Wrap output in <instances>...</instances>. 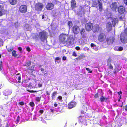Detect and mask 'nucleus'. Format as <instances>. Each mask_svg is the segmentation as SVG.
I'll use <instances>...</instances> for the list:
<instances>
[{
	"label": "nucleus",
	"instance_id": "4be33fe9",
	"mask_svg": "<svg viewBox=\"0 0 127 127\" xmlns=\"http://www.w3.org/2000/svg\"><path fill=\"white\" fill-rule=\"evenodd\" d=\"M31 64V61H29L25 62L24 64L23 65V66H26L29 67Z\"/></svg>",
	"mask_w": 127,
	"mask_h": 127
},
{
	"label": "nucleus",
	"instance_id": "6e6d98bb",
	"mask_svg": "<svg viewBox=\"0 0 127 127\" xmlns=\"http://www.w3.org/2000/svg\"><path fill=\"white\" fill-rule=\"evenodd\" d=\"M0 69H2V62H0Z\"/></svg>",
	"mask_w": 127,
	"mask_h": 127
},
{
	"label": "nucleus",
	"instance_id": "3c124183",
	"mask_svg": "<svg viewBox=\"0 0 127 127\" xmlns=\"http://www.w3.org/2000/svg\"><path fill=\"white\" fill-rule=\"evenodd\" d=\"M18 50L20 51L21 53H22V48L21 47H18Z\"/></svg>",
	"mask_w": 127,
	"mask_h": 127
},
{
	"label": "nucleus",
	"instance_id": "9d476101",
	"mask_svg": "<svg viewBox=\"0 0 127 127\" xmlns=\"http://www.w3.org/2000/svg\"><path fill=\"white\" fill-rule=\"evenodd\" d=\"M115 40V38L112 36L108 37L106 39V41L108 45H110L113 43Z\"/></svg>",
	"mask_w": 127,
	"mask_h": 127
},
{
	"label": "nucleus",
	"instance_id": "f8f14e48",
	"mask_svg": "<svg viewBox=\"0 0 127 127\" xmlns=\"http://www.w3.org/2000/svg\"><path fill=\"white\" fill-rule=\"evenodd\" d=\"M54 7V4L51 2L47 3L46 7V9L48 10H51L53 9Z\"/></svg>",
	"mask_w": 127,
	"mask_h": 127
},
{
	"label": "nucleus",
	"instance_id": "680f3d73",
	"mask_svg": "<svg viewBox=\"0 0 127 127\" xmlns=\"http://www.w3.org/2000/svg\"><path fill=\"white\" fill-rule=\"evenodd\" d=\"M120 96V95H122V92L121 91H120L119 92H118L117 93Z\"/></svg>",
	"mask_w": 127,
	"mask_h": 127
},
{
	"label": "nucleus",
	"instance_id": "0e129e2a",
	"mask_svg": "<svg viewBox=\"0 0 127 127\" xmlns=\"http://www.w3.org/2000/svg\"><path fill=\"white\" fill-rule=\"evenodd\" d=\"M2 12H3L0 11V17L3 15V14Z\"/></svg>",
	"mask_w": 127,
	"mask_h": 127
},
{
	"label": "nucleus",
	"instance_id": "774afa93",
	"mask_svg": "<svg viewBox=\"0 0 127 127\" xmlns=\"http://www.w3.org/2000/svg\"><path fill=\"white\" fill-rule=\"evenodd\" d=\"M125 111H127V105H126L125 106Z\"/></svg>",
	"mask_w": 127,
	"mask_h": 127
},
{
	"label": "nucleus",
	"instance_id": "09e8293b",
	"mask_svg": "<svg viewBox=\"0 0 127 127\" xmlns=\"http://www.w3.org/2000/svg\"><path fill=\"white\" fill-rule=\"evenodd\" d=\"M57 98L59 99V100H62V97L61 96H59L57 97Z\"/></svg>",
	"mask_w": 127,
	"mask_h": 127
},
{
	"label": "nucleus",
	"instance_id": "de8ad7c7",
	"mask_svg": "<svg viewBox=\"0 0 127 127\" xmlns=\"http://www.w3.org/2000/svg\"><path fill=\"white\" fill-rule=\"evenodd\" d=\"M116 68H115V70L113 71V73L114 74L116 73L117 72H118L119 71V69H117L116 70Z\"/></svg>",
	"mask_w": 127,
	"mask_h": 127
},
{
	"label": "nucleus",
	"instance_id": "5fc2aeb1",
	"mask_svg": "<svg viewBox=\"0 0 127 127\" xmlns=\"http://www.w3.org/2000/svg\"><path fill=\"white\" fill-rule=\"evenodd\" d=\"M75 49L76 50L78 51L80 50V48L79 46H76L75 47Z\"/></svg>",
	"mask_w": 127,
	"mask_h": 127
},
{
	"label": "nucleus",
	"instance_id": "338daca9",
	"mask_svg": "<svg viewBox=\"0 0 127 127\" xmlns=\"http://www.w3.org/2000/svg\"><path fill=\"white\" fill-rule=\"evenodd\" d=\"M38 86L39 87H40L42 86V85L40 83H39L38 84Z\"/></svg>",
	"mask_w": 127,
	"mask_h": 127
},
{
	"label": "nucleus",
	"instance_id": "ea45409f",
	"mask_svg": "<svg viewBox=\"0 0 127 127\" xmlns=\"http://www.w3.org/2000/svg\"><path fill=\"white\" fill-rule=\"evenodd\" d=\"M99 97L98 93L97 92L94 95V98H98Z\"/></svg>",
	"mask_w": 127,
	"mask_h": 127
},
{
	"label": "nucleus",
	"instance_id": "bf43d9fd",
	"mask_svg": "<svg viewBox=\"0 0 127 127\" xmlns=\"http://www.w3.org/2000/svg\"><path fill=\"white\" fill-rule=\"evenodd\" d=\"M46 93L47 95H50V92H48V91H47L46 92Z\"/></svg>",
	"mask_w": 127,
	"mask_h": 127
},
{
	"label": "nucleus",
	"instance_id": "ddd939ff",
	"mask_svg": "<svg viewBox=\"0 0 127 127\" xmlns=\"http://www.w3.org/2000/svg\"><path fill=\"white\" fill-rule=\"evenodd\" d=\"M76 103L74 101H71L69 103L67 107L68 109H70L74 107L76 105Z\"/></svg>",
	"mask_w": 127,
	"mask_h": 127
},
{
	"label": "nucleus",
	"instance_id": "f704fd0d",
	"mask_svg": "<svg viewBox=\"0 0 127 127\" xmlns=\"http://www.w3.org/2000/svg\"><path fill=\"white\" fill-rule=\"evenodd\" d=\"M4 9L3 6L1 5H0V11L4 12Z\"/></svg>",
	"mask_w": 127,
	"mask_h": 127
},
{
	"label": "nucleus",
	"instance_id": "13d9d810",
	"mask_svg": "<svg viewBox=\"0 0 127 127\" xmlns=\"http://www.w3.org/2000/svg\"><path fill=\"white\" fill-rule=\"evenodd\" d=\"M66 57L64 56L63 57L62 60L63 61H65L66 60Z\"/></svg>",
	"mask_w": 127,
	"mask_h": 127
},
{
	"label": "nucleus",
	"instance_id": "052dcab7",
	"mask_svg": "<svg viewBox=\"0 0 127 127\" xmlns=\"http://www.w3.org/2000/svg\"><path fill=\"white\" fill-rule=\"evenodd\" d=\"M60 58L59 57H56L55 59V61H58L60 60Z\"/></svg>",
	"mask_w": 127,
	"mask_h": 127
},
{
	"label": "nucleus",
	"instance_id": "c756f323",
	"mask_svg": "<svg viewBox=\"0 0 127 127\" xmlns=\"http://www.w3.org/2000/svg\"><path fill=\"white\" fill-rule=\"evenodd\" d=\"M67 25L69 29L72 27L73 25L72 22L71 21H68L67 22Z\"/></svg>",
	"mask_w": 127,
	"mask_h": 127
},
{
	"label": "nucleus",
	"instance_id": "4c0bfd02",
	"mask_svg": "<svg viewBox=\"0 0 127 127\" xmlns=\"http://www.w3.org/2000/svg\"><path fill=\"white\" fill-rule=\"evenodd\" d=\"M27 91L28 92H29L30 93H34V92H37L39 91H33V90H27Z\"/></svg>",
	"mask_w": 127,
	"mask_h": 127
},
{
	"label": "nucleus",
	"instance_id": "37998d69",
	"mask_svg": "<svg viewBox=\"0 0 127 127\" xmlns=\"http://www.w3.org/2000/svg\"><path fill=\"white\" fill-rule=\"evenodd\" d=\"M123 50V47H122L120 46L119 47L118 51H122Z\"/></svg>",
	"mask_w": 127,
	"mask_h": 127
},
{
	"label": "nucleus",
	"instance_id": "b1692460",
	"mask_svg": "<svg viewBox=\"0 0 127 127\" xmlns=\"http://www.w3.org/2000/svg\"><path fill=\"white\" fill-rule=\"evenodd\" d=\"M57 91H54L53 92L52 94L51 97L52 100L54 99L56 97V95L57 94Z\"/></svg>",
	"mask_w": 127,
	"mask_h": 127
},
{
	"label": "nucleus",
	"instance_id": "72a5a7b5",
	"mask_svg": "<svg viewBox=\"0 0 127 127\" xmlns=\"http://www.w3.org/2000/svg\"><path fill=\"white\" fill-rule=\"evenodd\" d=\"M60 3V2L57 0H53V3L54 4H57Z\"/></svg>",
	"mask_w": 127,
	"mask_h": 127
},
{
	"label": "nucleus",
	"instance_id": "412c9836",
	"mask_svg": "<svg viewBox=\"0 0 127 127\" xmlns=\"http://www.w3.org/2000/svg\"><path fill=\"white\" fill-rule=\"evenodd\" d=\"M28 69L29 70H30L31 72L29 71L28 72V73L29 74H30V73H31L32 74L33 72L35 71V68L34 67L32 66L29 67H28Z\"/></svg>",
	"mask_w": 127,
	"mask_h": 127
},
{
	"label": "nucleus",
	"instance_id": "bb28decb",
	"mask_svg": "<svg viewBox=\"0 0 127 127\" xmlns=\"http://www.w3.org/2000/svg\"><path fill=\"white\" fill-rule=\"evenodd\" d=\"M108 99V98L106 97L105 98L103 96H101L100 98V100L101 102L106 101Z\"/></svg>",
	"mask_w": 127,
	"mask_h": 127
},
{
	"label": "nucleus",
	"instance_id": "603ef678",
	"mask_svg": "<svg viewBox=\"0 0 127 127\" xmlns=\"http://www.w3.org/2000/svg\"><path fill=\"white\" fill-rule=\"evenodd\" d=\"M124 32L127 35V27L124 30Z\"/></svg>",
	"mask_w": 127,
	"mask_h": 127
},
{
	"label": "nucleus",
	"instance_id": "20e7f679",
	"mask_svg": "<svg viewBox=\"0 0 127 127\" xmlns=\"http://www.w3.org/2000/svg\"><path fill=\"white\" fill-rule=\"evenodd\" d=\"M93 28V24L90 22L86 23L85 25V28L86 30L89 32L92 30Z\"/></svg>",
	"mask_w": 127,
	"mask_h": 127
},
{
	"label": "nucleus",
	"instance_id": "2eb2a0df",
	"mask_svg": "<svg viewBox=\"0 0 127 127\" xmlns=\"http://www.w3.org/2000/svg\"><path fill=\"white\" fill-rule=\"evenodd\" d=\"M71 8L72 10L74 8L77 7L76 3L75 0H71Z\"/></svg>",
	"mask_w": 127,
	"mask_h": 127
},
{
	"label": "nucleus",
	"instance_id": "4468645a",
	"mask_svg": "<svg viewBox=\"0 0 127 127\" xmlns=\"http://www.w3.org/2000/svg\"><path fill=\"white\" fill-rule=\"evenodd\" d=\"M112 60L110 58H109L107 60V66H108L109 68L111 69H113V66L111 64Z\"/></svg>",
	"mask_w": 127,
	"mask_h": 127
},
{
	"label": "nucleus",
	"instance_id": "f257e3e1",
	"mask_svg": "<svg viewBox=\"0 0 127 127\" xmlns=\"http://www.w3.org/2000/svg\"><path fill=\"white\" fill-rule=\"evenodd\" d=\"M44 7V5L41 2H38L36 3L34 7L35 10L39 11H41Z\"/></svg>",
	"mask_w": 127,
	"mask_h": 127
},
{
	"label": "nucleus",
	"instance_id": "7c9ffc66",
	"mask_svg": "<svg viewBox=\"0 0 127 127\" xmlns=\"http://www.w3.org/2000/svg\"><path fill=\"white\" fill-rule=\"evenodd\" d=\"M14 48L13 47L11 46L8 49H7V51L9 52H12Z\"/></svg>",
	"mask_w": 127,
	"mask_h": 127
},
{
	"label": "nucleus",
	"instance_id": "f3484780",
	"mask_svg": "<svg viewBox=\"0 0 127 127\" xmlns=\"http://www.w3.org/2000/svg\"><path fill=\"white\" fill-rule=\"evenodd\" d=\"M93 31L94 33L98 32L99 30V27L98 25H95L93 26Z\"/></svg>",
	"mask_w": 127,
	"mask_h": 127
},
{
	"label": "nucleus",
	"instance_id": "cd10ccee",
	"mask_svg": "<svg viewBox=\"0 0 127 127\" xmlns=\"http://www.w3.org/2000/svg\"><path fill=\"white\" fill-rule=\"evenodd\" d=\"M16 78L18 80V82L20 83L21 82L20 80L21 79V76L20 75V74L18 73L16 74L15 76Z\"/></svg>",
	"mask_w": 127,
	"mask_h": 127
},
{
	"label": "nucleus",
	"instance_id": "9b49d317",
	"mask_svg": "<svg viewBox=\"0 0 127 127\" xmlns=\"http://www.w3.org/2000/svg\"><path fill=\"white\" fill-rule=\"evenodd\" d=\"M120 39L121 42L123 43H127V37L125 36V35L121 34L120 36Z\"/></svg>",
	"mask_w": 127,
	"mask_h": 127
},
{
	"label": "nucleus",
	"instance_id": "c03bdc74",
	"mask_svg": "<svg viewBox=\"0 0 127 127\" xmlns=\"http://www.w3.org/2000/svg\"><path fill=\"white\" fill-rule=\"evenodd\" d=\"M20 116H17V119L16 120V121L18 123L20 121Z\"/></svg>",
	"mask_w": 127,
	"mask_h": 127
},
{
	"label": "nucleus",
	"instance_id": "864d4df0",
	"mask_svg": "<svg viewBox=\"0 0 127 127\" xmlns=\"http://www.w3.org/2000/svg\"><path fill=\"white\" fill-rule=\"evenodd\" d=\"M26 50L28 52H30L31 51L30 49L28 47H27V48H26Z\"/></svg>",
	"mask_w": 127,
	"mask_h": 127
},
{
	"label": "nucleus",
	"instance_id": "4d7b16f0",
	"mask_svg": "<svg viewBox=\"0 0 127 127\" xmlns=\"http://www.w3.org/2000/svg\"><path fill=\"white\" fill-rule=\"evenodd\" d=\"M43 112L44 111L42 110H40L39 111V112L41 114H42L43 113Z\"/></svg>",
	"mask_w": 127,
	"mask_h": 127
},
{
	"label": "nucleus",
	"instance_id": "e433bc0d",
	"mask_svg": "<svg viewBox=\"0 0 127 127\" xmlns=\"http://www.w3.org/2000/svg\"><path fill=\"white\" fill-rule=\"evenodd\" d=\"M31 107H33L35 106V104L34 103L32 102H30L29 103Z\"/></svg>",
	"mask_w": 127,
	"mask_h": 127
},
{
	"label": "nucleus",
	"instance_id": "7ed1b4c3",
	"mask_svg": "<svg viewBox=\"0 0 127 127\" xmlns=\"http://www.w3.org/2000/svg\"><path fill=\"white\" fill-rule=\"evenodd\" d=\"M39 35L42 41H43L47 38L46 33L45 32L42 31L40 32L39 33Z\"/></svg>",
	"mask_w": 127,
	"mask_h": 127
},
{
	"label": "nucleus",
	"instance_id": "c85d7f7f",
	"mask_svg": "<svg viewBox=\"0 0 127 127\" xmlns=\"http://www.w3.org/2000/svg\"><path fill=\"white\" fill-rule=\"evenodd\" d=\"M83 56L82 55H80L78 56L74 60L75 61L80 60H81L83 58Z\"/></svg>",
	"mask_w": 127,
	"mask_h": 127
},
{
	"label": "nucleus",
	"instance_id": "a878e982",
	"mask_svg": "<svg viewBox=\"0 0 127 127\" xmlns=\"http://www.w3.org/2000/svg\"><path fill=\"white\" fill-rule=\"evenodd\" d=\"M16 53V51L13 50L12 52V56L14 57L19 58V57L18 56V55Z\"/></svg>",
	"mask_w": 127,
	"mask_h": 127
},
{
	"label": "nucleus",
	"instance_id": "58836bf2",
	"mask_svg": "<svg viewBox=\"0 0 127 127\" xmlns=\"http://www.w3.org/2000/svg\"><path fill=\"white\" fill-rule=\"evenodd\" d=\"M72 55L74 57H76L77 56L76 52L75 51H74L73 52Z\"/></svg>",
	"mask_w": 127,
	"mask_h": 127
},
{
	"label": "nucleus",
	"instance_id": "79ce46f5",
	"mask_svg": "<svg viewBox=\"0 0 127 127\" xmlns=\"http://www.w3.org/2000/svg\"><path fill=\"white\" fill-rule=\"evenodd\" d=\"M118 18L119 20H122L123 19V18L122 17V16L121 15H119L118 16Z\"/></svg>",
	"mask_w": 127,
	"mask_h": 127
},
{
	"label": "nucleus",
	"instance_id": "a19ab883",
	"mask_svg": "<svg viewBox=\"0 0 127 127\" xmlns=\"http://www.w3.org/2000/svg\"><path fill=\"white\" fill-rule=\"evenodd\" d=\"M84 9V7L82 6H80L79 9V11L80 12H81Z\"/></svg>",
	"mask_w": 127,
	"mask_h": 127
},
{
	"label": "nucleus",
	"instance_id": "423d86ee",
	"mask_svg": "<svg viewBox=\"0 0 127 127\" xmlns=\"http://www.w3.org/2000/svg\"><path fill=\"white\" fill-rule=\"evenodd\" d=\"M111 10L113 11H116L118 6L117 2H114L112 3L110 6Z\"/></svg>",
	"mask_w": 127,
	"mask_h": 127
},
{
	"label": "nucleus",
	"instance_id": "f03ea898",
	"mask_svg": "<svg viewBox=\"0 0 127 127\" xmlns=\"http://www.w3.org/2000/svg\"><path fill=\"white\" fill-rule=\"evenodd\" d=\"M19 10L22 13H25L27 12V7L26 5H21L19 7Z\"/></svg>",
	"mask_w": 127,
	"mask_h": 127
},
{
	"label": "nucleus",
	"instance_id": "8fccbe9b",
	"mask_svg": "<svg viewBox=\"0 0 127 127\" xmlns=\"http://www.w3.org/2000/svg\"><path fill=\"white\" fill-rule=\"evenodd\" d=\"M91 46L92 47H94L96 46L95 45L94 43H91Z\"/></svg>",
	"mask_w": 127,
	"mask_h": 127
},
{
	"label": "nucleus",
	"instance_id": "a18cd8bd",
	"mask_svg": "<svg viewBox=\"0 0 127 127\" xmlns=\"http://www.w3.org/2000/svg\"><path fill=\"white\" fill-rule=\"evenodd\" d=\"M19 104L21 105H23L25 104V103L24 102L21 101L19 102Z\"/></svg>",
	"mask_w": 127,
	"mask_h": 127
},
{
	"label": "nucleus",
	"instance_id": "1a4fd4ad",
	"mask_svg": "<svg viewBox=\"0 0 127 127\" xmlns=\"http://www.w3.org/2000/svg\"><path fill=\"white\" fill-rule=\"evenodd\" d=\"M80 28L77 25H74L73 27L72 31L74 33L77 34L79 32Z\"/></svg>",
	"mask_w": 127,
	"mask_h": 127
},
{
	"label": "nucleus",
	"instance_id": "2f4dec72",
	"mask_svg": "<svg viewBox=\"0 0 127 127\" xmlns=\"http://www.w3.org/2000/svg\"><path fill=\"white\" fill-rule=\"evenodd\" d=\"M41 98V96H37L35 98V100L37 102H39L40 101Z\"/></svg>",
	"mask_w": 127,
	"mask_h": 127
},
{
	"label": "nucleus",
	"instance_id": "0eeeda50",
	"mask_svg": "<svg viewBox=\"0 0 127 127\" xmlns=\"http://www.w3.org/2000/svg\"><path fill=\"white\" fill-rule=\"evenodd\" d=\"M106 38V36L104 33H100L98 36V40L100 42L104 41L105 40Z\"/></svg>",
	"mask_w": 127,
	"mask_h": 127
},
{
	"label": "nucleus",
	"instance_id": "e2e57ef3",
	"mask_svg": "<svg viewBox=\"0 0 127 127\" xmlns=\"http://www.w3.org/2000/svg\"><path fill=\"white\" fill-rule=\"evenodd\" d=\"M124 3L126 5H127V0H124Z\"/></svg>",
	"mask_w": 127,
	"mask_h": 127
},
{
	"label": "nucleus",
	"instance_id": "5701e85b",
	"mask_svg": "<svg viewBox=\"0 0 127 127\" xmlns=\"http://www.w3.org/2000/svg\"><path fill=\"white\" fill-rule=\"evenodd\" d=\"M10 4L13 5L16 4L17 2V0H9Z\"/></svg>",
	"mask_w": 127,
	"mask_h": 127
},
{
	"label": "nucleus",
	"instance_id": "a211bd4d",
	"mask_svg": "<svg viewBox=\"0 0 127 127\" xmlns=\"http://www.w3.org/2000/svg\"><path fill=\"white\" fill-rule=\"evenodd\" d=\"M36 86V84L35 81H32L30 82L28 85V87L31 89L35 88Z\"/></svg>",
	"mask_w": 127,
	"mask_h": 127
},
{
	"label": "nucleus",
	"instance_id": "aec40b11",
	"mask_svg": "<svg viewBox=\"0 0 127 127\" xmlns=\"http://www.w3.org/2000/svg\"><path fill=\"white\" fill-rule=\"evenodd\" d=\"M106 29L107 30L108 32H109L112 29V25L111 23L109 22L107 23Z\"/></svg>",
	"mask_w": 127,
	"mask_h": 127
},
{
	"label": "nucleus",
	"instance_id": "39448f33",
	"mask_svg": "<svg viewBox=\"0 0 127 127\" xmlns=\"http://www.w3.org/2000/svg\"><path fill=\"white\" fill-rule=\"evenodd\" d=\"M67 36L66 34H62L59 37V40L62 43H64L66 41V38Z\"/></svg>",
	"mask_w": 127,
	"mask_h": 127
},
{
	"label": "nucleus",
	"instance_id": "69168bd1",
	"mask_svg": "<svg viewBox=\"0 0 127 127\" xmlns=\"http://www.w3.org/2000/svg\"><path fill=\"white\" fill-rule=\"evenodd\" d=\"M50 112L51 113H54V110L53 109H51L50 110Z\"/></svg>",
	"mask_w": 127,
	"mask_h": 127
},
{
	"label": "nucleus",
	"instance_id": "dca6fc26",
	"mask_svg": "<svg viewBox=\"0 0 127 127\" xmlns=\"http://www.w3.org/2000/svg\"><path fill=\"white\" fill-rule=\"evenodd\" d=\"M97 1L99 6L98 10L100 12H101L102 11L103 9L102 3L101 1V0H97Z\"/></svg>",
	"mask_w": 127,
	"mask_h": 127
},
{
	"label": "nucleus",
	"instance_id": "6e6552de",
	"mask_svg": "<svg viewBox=\"0 0 127 127\" xmlns=\"http://www.w3.org/2000/svg\"><path fill=\"white\" fill-rule=\"evenodd\" d=\"M117 9L118 13L120 15L123 14L125 11V7L122 5L118 7Z\"/></svg>",
	"mask_w": 127,
	"mask_h": 127
},
{
	"label": "nucleus",
	"instance_id": "473e14b6",
	"mask_svg": "<svg viewBox=\"0 0 127 127\" xmlns=\"http://www.w3.org/2000/svg\"><path fill=\"white\" fill-rule=\"evenodd\" d=\"M98 4L97 2L95 1H94L93 3V6L94 7L97 8L98 7Z\"/></svg>",
	"mask_w": 127,
	"mask_h": 127
},
{
	"label": "nucleus",
	"instance_id": "c9c22d12",
	"mask_svg": "<svg viewBox=\"0 0 127 127\" xmlns=\"http://www.w3.org/2000/svg\"><path fill=\"white\" fill-rule=\"evenodd\" d=\"M21 84L24 87H28V85L26 84V83L25 82H22Z\"/></svg>",
	"mask_w": 127,
	"mask_h": 127
},
{
	"label": "nucleus",
	"instance_id": "49530a36",
	"mask_svg": "<svg viewBox=\"0 0 127 127\" xmlns=\"http://www.w3.org/2000/svg\"><path fill=\"white\" fill-rule=\"evenodd\" d=\"M86 69L87 70L89 71V72H88L89 73H92V70H90L89 68H88L86 67Z\"/></svg>",
	"mask_w": 127,
	"mask_h": 127
},
{
	"label": "nucleus",
	"instance_id": "6ab92c4d",
	"mask_svg": "<svg viewBox=\"0 0 127 127\" xmlns=\"http://www.w3.org/2000/svg\"><path fill=\"white\" fill-rule=\"evenodd\" d=\"M80 33L82 37H86V32L84 29L82 28L80 31Z\"/></svg>",
	"mask_w": 127,
	"mask_h": 127
},
{
	"label": "nucleus",
	"instance_id": "393cba45",
	"mask_svg": "<svg viewBox=\"0 0 127 127\" xmlns=\"http://www.w3.org/2000/svg\"><path fill=\"white\" fill-rule=\"evenodd\" d=\"M118 19L117 18H115L113 19L112 22L113 25V26L114 27H115V26L116 24L118 22Z\"/></svg>",
	"mask_w": 127,
	"mask_h": 127
}]
</instances>
